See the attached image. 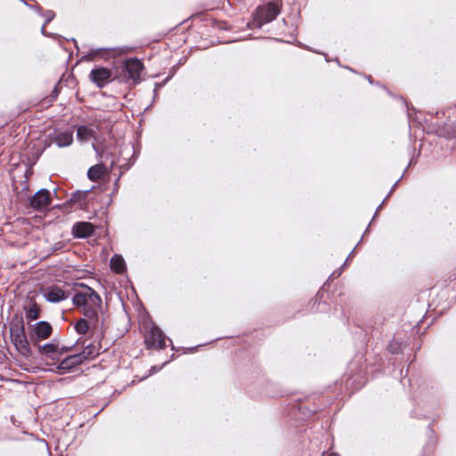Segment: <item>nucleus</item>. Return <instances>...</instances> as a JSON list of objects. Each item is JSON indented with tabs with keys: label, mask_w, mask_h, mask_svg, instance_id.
Instances as JSON below:
<instances>
[{
	"label": "nucleus",
	"mask_w": 456,
	"mask_h": 456,
	"mask_svg": "<svg viewBox=\"0 0 456 456\" xmlns=\"http://www.w3.org/2000/svg\"><path fill=\"white\" fill-rule=\"evenodd\" d=\"M72 304L80 310L83 316L90 322V338L101 344L105 336L104 320L100 321L99 312L102 309V299L100 294L83 282L74 283Z\"/></svg>",
	"instance_id": "1"
},
{
	"label": "nucleus",
	"mask_w": 456,
	"mask_h": 456,
	"mask_svg": "<svg viewBox=\"0 0 456 456\" xmlns=\"http://www.w3.org/2000/svg\"><path fill=\"white\" fill-rule=\"evenodd\" d=\"M9 332L10 340L15 350L26 360H35L33 350H31L27 339V330L22 311L17 310L11 317Z\"/></svg>",
	"instance_id": "2"
},
{
	"label": "nucleus",
	"mask_w": 456,
	"mask_h": 456,
	"mask_svg": "<svg viewBox=\"0 0 456 456\" xmlns=\"http://www.w3.org/2000/svg\"><path fill=\"white\" fill-rule=\"evenodd\" d=\"M144 69L142 60L136 57H130L125 61L119 72H117L115 78L119 84H126L129 86H135L142 81L141 75Z\"/></svg>",
	"instance_id": "3"
},
{
	"label": "nucleus",
	"mask_w": 456,
	"mask_h": 456,
	"mask_svg": "<svg viewBox=\"0 0 456 456\" xmlns=\"http://www.w3.org/2000/svg\"><path fill=\"white\" fill-rule=\"evenodd\" d=\"M342 272V268H338V270L334 271L317 291L315 297L309 302L311 305L312 313H326L330 309V303H334L336 305L338 304V301L334 299V292L330 293L327 288L330 287V281H332L340 276Z\"/></svg>",
	"instance_id": "4"
},
{
	"label": "nucleus",
	"mask_w": 456,
	"mask_h": 456,
	"mask_svg": "<svg viewBox=\"0 0 456 456\" xmlns=\"http://www.w3.org/2000/svg\"><path fill=\"white\" fill-rule=\"evenodd\" d=\"M281 0H270L265 4L258 5L253 12L252 25L261 28L264 24L273 21L281 13Z\"/></svg>",
	"instance_id": "5"
},
{
	"label": "nucleus",
	"mask_w": 456,
	"mask_h": 456,
	"mask_svg": "<svg viewBox=\"0 0 456 456\" xmlns=\"http://www.w3.org/2000/svg\"><path fill=\"white\" fill-rule=\"evenodd\" d=\"M53 331V325L47 321H38L29 324L27 330V339L30 348L48 339Z\"/></svg>",
	"instance_id": "6"
},
{
	"label": "nucleus",
	"mask_w": 456,
	"mask_h": 456,
	"mask_svg": "<svg viewBox=\"0 0 456 456\" xmlns=\"http://www.w3.org/2000/svg\"><path fill=\"white\" fill-rule=\"evenodd\" d=\"M168 337L163 330L151 320L149 332L144 337L145 348L148 350H164L167 346L166 340Z\"/></svg>",
	"instance_id": "7"
},
{
	"label": "nucleus",
	"mask_w": 456,
	"mask_h": 456,
	"mask_svg": "<svg viewBox=\"0 0 456 456\" xmlns=\"http://www.w3.org/2000/svg\"><path fill=\"white\" fill-rule=\"evenodd\" d=\"M115 75L110 69L95 65L89 73V80L99 89H102L112 81L117 80Z\"/></svg>",
	"instance_id": "8"
},
{
	"label": "nucleus",
	"mask_w": 456,
	"mask_h": 456,
	"mask_svg": "<svg viewBox=\"0 0 456 456\" xmlns=\"http://www.w3.org/2000/svg\"><path fill=\"white\" fill-rule=\"evenodd\" d=\"M52 204V193L50 190L42 188L35 194L28 197V206L37 212H44L49 208Z\"/></svg>",
	"instance_id": "9"
},
{
	"label": "nucleus",
	"mask_w": 456,
	"mask_h": 456,
	"mask_svg": "<svg viewBox=\"0 0 456 456\" xmlns=\"http://www.w3.org/2000/svg\"><path fill=\"white\" fill-rule=\"evenodd\" d=\"M95 188L93 186L88 190H77L73 191L70 197L64 202L66 207H77L79 209L88 210L90 201L93 200L91 197L92 191Z\"/></svg>",
	"instance_id": "10"
},
{
	"label": "nucleus",
	"mask_w": 456,
	"mask_h": 456,
	"mask_svg": "<svg viewBox=\"0 0 456 456\" xmlns=\"http://www.w3.org/2000/svg\"><path fill=\"white\" fill-rule=\"evenodd\" d=\"M82 358L78 353L67 355L54 364L55 369L61 374L70 373L85 362Z\"/></svg>",
	"instance_id": "11"
},
{
	"label": "nucleus",
	"mask_w": 456,
	"mask_h": 456,
	"mask_svg": "<svg viewBox=\"0 0 456 456\" xmlns=\"http://www.w3.org/2000/svg\"><path fill=\"white\" fill-rule=\"evenodd\" d=\"M42 295L47 302L56 304L67 299L69 292L57 285H50L42 289Z\"/></svg>",
	"instance_id": "12"
},
{
	"label": "nucleus",
	"mask_w": 456,
	"mask_h": 456,
	"mask_svg": "<svg viewBox=\"0 0 456 456\" xmlns=\"http://www.w3.org/2000/svg\"><path fill=\"white\" fill-rule=\"evenodd\" d=\"M96 226L86 221L76 222L71 228V234L76 239H86L94 234Z\"/></svg>",
	"instance_id": "13"
},
{
	"label": "nucleus",
	"mask_w": 456,
	"mask_h": 456,
	"mask_svg": "<svg viewBox=\"0 0 456 456\" xmlns=\"http://www.w3.org/2000/svg\"><path fill=\"white\" fill-rule=\"evenodd\" d=\"M73 133L72 129L61 132L54 130L48 134V141L56 144L59 148L68 147L73 142Z\"/></svg>",
	"instance_id": "14"
},
{
	"label": "nucleus",
	"mask_w": 456,
	"mask_h": 456,
	"mask_svg": "<svg viewBox=\"0 0 456 456\" xmlns=\"http://www.w3.org/2000/svg\"><path fill=\"white\" fill-rule=\"evenodd\" d=\"M28 303L23 305L24 318L27 321L28 327L33 324L32 322L41 317L42 308L32 297H27Z\"/></svg>",
	"instance_id": "15"
},
{
	"label": "nucleus",
	"mask_w": 456,
	"mask_h": 456,
	"mask_svg": "<svg viewBox=\"0 0 456 456\" xmlns=\"http://www.w3.org/2000/svg\"><path fill=\"white\" fill-rule=\"evenodd\" d=\"M291 408L294 411L298 412V418L301 419L310 418L320 410L314 403L308 405L301 399L297 400Z\"/></svg>",
	"instance_id": "16"
},
{
	"label": "nucleus",
	"mask_w": 456,
	"mask_h": 456,
	"mask_svg": "<svg viewBox=\"0 0 456 456\" xmlns=\"http://www.w3.org/2000/svg\"><path fill=\"white\" fill-rule=\"evenodd\" d=\"M257 384L263 386V389L260 392L261 395H265L269 397L283 395V392L277 383L267 380L264 377L259 378Z\"/></svg>",
	"instance_id": "17"
},
{
	"label": "nucleus",
	"mask_w": 456,
	"mask_h": 456,
	"mask_svg": "<svg viewBox=\"0 0 456 456\" xmlns=\"http://www.w3.org/2000/svg\"><path fill=\"white\" fill-rule=\"evenodd\" d=\"M428 438L423 446L421 456H433L434 450L436 444L437 437L433 428V423H429L428 428Z\"/></svg>",
	"instance_id": "18"
},
{
	"label": "nucleus",
	"mask_w": 456,
	"mask_h": 456,
	"mask_svg": "<svg viewBox=\"0 0 456 456\" xmlns=\"http://www.w3.org/2000/svg\"><path fill=\"white\" fill-rule=\"evenodd\" d=\"M110 268L112 273L123 274L126 272V263L121 254L115 253L110 260Z\"/></svg>",
	"instance_id": "19"
},
{
	"label": "nucleus",
	"mask_w": 456,
	"mask_h": 456,
	"mask_svg": "<svg viewBox=\"0 0 456 456\" xmlns=\"http://www.w3.org/2000/svg\"><path fill=\"white\" fill-rule=\"evenodd\" d=\"M110 169L105 163L100 161L99 163L91 166L87 170V178L92 182H96L100 177L108 173Z\"/></svg>",
	"instance_id": "20"
},
{
	"label": "nucleus",
	"mask_w": 456,
	"mask_h": 456,
	"mask_svg": "<svg viewBox=\"0 0 456 456\" xmlns=\"http://www.w3.org/2000/svg\"><path fill=\"white\" fill-rule=\"evenodd\" d=\"M37 348V354L41 356H45L53 361H58V349L53 347L52 344L45 343V344H37L34 346Z\"/></svg>",
	"instance_id": "21"
},
{
	"label": "nucleus",
	"mask_w": 456,
	"mask_h": 456,
	"mask_svg": "<svg viewBox=\"0 0 456 456\" xmlns=\"http://www.w3.org/2000/svg\"><path fill=\"white\" fill-rule=\"evenodd\" d=\"M80 345L83 346V349L78 352L81 357H83V361L94 359L96 356L100 354V348H96L95 345L91 342L88 345L85 346V341L81 339Z\"/></svg>",
	"instance_id": "22"
},
{
	"label": "nucleus",
	"mask_w": 456,
	"mask_h": 456,
	"mask_svg": "<svg viewBox=\"0 0 456 456\" xmlns=\"http://www.w3.org/2000/svg\"><path fill=\"white\" fill-rule=\"evenodd\" d=\"M95 135L94 130L89 125L77 126V139L80 142H87Z\"/></svg>",
	"instance_id": "23"
},
{
	"label": "nucleus",
	"mask_w": 456,
	"mask_h": 456,
	"mask_svg": "<svg viewBox=\"0 0 456 456\" xmlns=\"http://www.w3.org/2000/svg\"><path fill=\"white\" fill-rule=\"evenodd\" d=\"M115 48H107V47H100V48H91L90 51L83 55L80 59V61H90L93 60V57L95 55H99L101 57H108L110 53L114 50Z\"/></svg>",
	"instance_id": "24"
},
{
	"label": "nucleus",
	"mask_w": 456,
	"mask_h": 456,
	"mask_svg": "<svg viewBox=\"0 0 456 456\" xmlns=\"http://www.w3.org/2000/svg\"><path fill=\"white\" fill-rule=\"evenodd\" d=\"M74 330L78 335H90V322L86 317H81L74 323Z\"/></svg>",
	"instance_id": "25"
},
{
	"label": "nucleus",
	"mask_w": 456,
	"mask_h": 456,
	"mask_svg": "<svg viewBox=\"0 0 456 456\" xmlns=\"http://www.w3.org/2000/svg\"><path fill=\"white\" fill-rule=\"evenodd\" d=\"M444 129H440V137L447 140L456 139V124L455 123H443Z\"/></svg>",
	"instance_id": "26"
},
{
	"label": "nucleus",
	"mask_w": 456,
	"mask_h": 456,
	"mask_svg": "<svg viewBox=\"0 0 456 456\" xmlns=\"http://www.w3.org/2000/svg\"><path fill=\"white\" fill-rule=\"evenodd\" d=\"M427 124V134H435L438 137H440V129H444L443 123L439 122H431L428 120L426 118L423 120H419V123Z\"/></svg>",
	"instance_id": "27"
},
{
	"label": "nucleus",
	"mask_w": 456,
	"mask_h": 456,
	"mask_svg": "<svg viewBox=\"0 0 456 456\" xmlns=\"http://www.w3.org/2000/svg\"><path fill=\"white\" fill-rule=\"evenodd\" d=\"M103 163L110 160V169L113 170L118 161V159L115 157L114 153L111 152L108 146L105 145Z\"/></svg>",
	"instance_id": "28"
},
{
	"label": "nucleus",
	"mask_w": 456,
	"mask_h": 456,
	"mask_svg": "<svg viewBox=\"0 0 456 456\" xmlns=\"http://www.w3.org/2000/svg\"><path fill=\"white\" fill-rule=\"evenodd\" d=\"M131 148L133 150L132 156L126 160L125 164H122L118 167L120 172H122V175L132 167L137 159L134 146L132 145Z\"/></svg>",
	"instance_id": "29"
},
{
	"label": "nucleus",
	"mask_w": 456,
	"mask_h": 456,
	"mask_svg": "<svg viewBox=\"0 0 456 456\" xmlns=\"http://www.w3.org/2000/svg\"><path fill=\"white\" fill-rule=\"evenodd\" d=\"M187 61V57H182L170 69L168 75L166 77V81H169L176 74L181 66H183Z\"/></svg>",
	"instance_id": "30"
},
{
	"label": "nucleus",
	"mask_w": 456,
	"mask_h": 456,
	"mask_svg": "<svg viewBox=\"0 0 456 456\" xmlns=\"http://www.w3.org/2000/svg\"><path fill=\"white\" fill-rule=\"evenodd\" d=\"M350 379L352 380V384H357L356 388L362 387L367 380L365 374L361 370L358 373L352 375Z\"/></svg>",
	"instance_id": "31"
},
{
	"label": "nucleus",
	"mask_w": 456,
	"mask_h": 456,
	"mask_svg": "<svg viewBox=\"0 0 456 456\" xmlns=\"http://www.w3.org/2000/svg\"><path fill=\"white\" fill-rule=\"evenodd\" d=\"M168 362H169V361H166L165 362H163L160 365H153V366H151L148 370L146 375H144L143 377L139 379V381H142V380L146 379L147 378H149V377L156 374L157 372L160 371Z\"/></svg>",
	"instance_id": "32"
},
{
	"label": "nucleus",
	"mask_w": 456,
	"mask_h": 456,
	"mask_svg": "<svg viewBox=\"0 0 456 456\" xmlns=\"http://www.w3.org/2000/svg\"><path fill=\"white\" fill-rule=\"evenodd\" d=\"M387 350L392 354H399L400 353L403 352V345L401 342L395 339L391 340L387 346Z\"/></svg>",
	"instance_id": "33"
},
{
	"label": "nucleus",
	"mask_w": 456,
	"mask_h": 456,
	"mask_svg": "<svg viewBox=\"0 0 456 456\" xmlns=\"http://www.w3.org/2000/svg\"><path fill=\"white\" fill-rule=\"evenodd\" d=\"M92 147H93L94 151H95L96 158L98 159L99 162L100 161L103 162V159H104L103 155L105 152V144L93 142Z\"/></svg>",
	"instance_id": "34"
},
{
	"label": "nucleus",
	"mask_w": 456,
	"mask_h": 456,
	"mask_svg": "<svg viewBox=\"0 0 456 456\" xmlns=\"http://www.w3.org/2000/svg\"><path fill=\"white\" fill-rule=\"evenodd\" d=\"M80 343H81V338H77V341L73 345H71V346H59L58 361L60 360V358L65 353L70 352L77 345H80Z\"/></svg>",
	"instance_id": "35"
},
{
	"label": "nucleus",
	"mask_w": 456,
	"mask_h": 456,
	"mask_svg": "<svg viewBox=\"0 0 456 456\" xmlns=\"http://www.w3.org/2000/svg\"><path fill=\"white\" fill-rule=\"evenodd\" d=\"M56 14L53 10H45V13H43L42 17H45L44 27H45L48 23H50L54 18Z\"/></svg>",
	"instance_id": "36"
},
{
	"label": "nucleus",
	"mask_w": 456,
	"mask_h": 456,
	"mask_svg": "<svg viewBox=\"0 0 456 456\" xmlns=\"http://www.w3.org/2000/svg\"><path fill=\"white\" fill-rule=\"evenodd\" d=\"M60 83H61V81H59V82H58V83L53 86V90H52V93H51V94H50V101H49L50 102H54V101L58 98V96H59V94H60V92H61Z\"/></svg>",
	"instance_id": "37"
},
{
	"label": "nucleus",
	"mask_w": 456,
	"mask_h": 456,
	"mask_svg": "<svg viewBox=\"0 0 456 456\" xmlns=\"http://www.w3.org/2000/svg\"><path fill=\"white\" fill-rule=\"evenodd\" d=\"M387 199L384 198V200H382V202L377 207L376 210H375V213L372 216V219L371 221L370 222L369 225L367 226V228L365 229L363 234H362V237L369 232V228H370V225L371 224L372 221L376 218L378 213L383 208V205L384 203L387 201Z\"/></svg>",
	"instance_id": "38"
},
{
	"label": "nucleus",
	"mask_w": 456,
	"mask_h": 456,
	"mask_svg": "<svg viewBox=\"0 0 456 456\" xmlns=\"http://www.w3.org/2000/svg\"><path fill=\"white\" fill-rule=\"evenodd\" d=\"M208 343L206 344H200V345H197V346H191V347H183V346H181V351L183 352V354H192V353H195L197 351V349L204 345H207Z\"/></svg>",
	"instance_id": "39"
},
{
	"label": "nucleus",
	"mask_w": 456,
	"mask_h": 456,
	"mask_svg": "<svg viewBox=\"0 0 456 456\" xmlns=\"http://www.w3.org/2000/svg\"><path fill=\"white\" fill-rule=\"evenodd\" d=\"M41 34L45 37H52L54 39L62 38V36H61V35L46 31L45 27H44V25L41 28Z\"/></svg>",
	"instance_id": "40"
},
{
	"label": "nucleus",
	"mask_w": 456,
	"mask_h": 456,
	"mask_svg": "<svg viewBox=\"0 0 456 456\" xmlns=\"http://www.w3.org/2000/svg\"><path fill=\"white\" fill-rule=\"evenodd\" d=\"M67 195V191L63 189L55 188L53 190V196L57 200H62Z\"/></svg>",
	"instance_id": "41"
},
{
	"label": "nucleus",
	"mask_w": 456,
	"mask_h": 456,
	"mask_svg": "<svg viewBox=\"0 0 456 456\" xmlns=\"http://www.w3.org/2000/svg\"><path fill=\"white\" fill-rule=\"evenodd\" d=\"M66 84L68 86H76L77 85V78L75 77V76L73 74H69L68 76V77L66 78Z\"/></svg>",
	"instance_id": "42"
},
{
	"label": "nucleus",
	"mask_w": 456,
	"mask_h": 456,
	"mask_svg": "<svg viewBox=\"0 0 456 456\" xmlns=\"http://www.w3.org/2000/svg\"><path fill=\"white\" fill-rule=\"evenodd\" d=\"M28 6L34 10L39 16H43V13H45V10L44 8L39 5L38 4H28Z\"/></svg>",
	"instance_id": "43"
},
{
	"label": "nucleus",
	"mask_w": 456,
	"mask_h": 456,
	"mask_svg": "<svg viewBox=\"0 0 456 456\" xmlns=\"http://www.w3.org/2000/svg\"><path fill=\"white\" fill-rule=\"evenodd\" d=\"M404 176V173H403V175L395 181V183L392 185L391 189L389 190L388 193L387 194V196L385 197L386 199H388L392 193L395 191V190L396 189V187L398 186L400 181L403 179V177Z\"/></svg>",
	"instance_id": "44"
},
{
	"label": "nucleus",
	"mask_w": 456,
	"mask_h": 456,
	"mask_svg": "<svg viewBox=\"0 0 456 456\" xmlns=\"http://www.w3.org/2000/svg\"><path fill=\"white\" fill-rule=\"evenodd\" d=\"M121 176H122V172H119L118 176L116 178V180L114 182V190L111 192V194H114L118 191V189L119 187V179H120Z\"/></svg>",
	"instance_id": "45"
},
{
	"label": "nucleus",
	"mask_w": 456,
	"mask_h": 456,
	"mask_svg": "<svg viewBox=\"0 0 456 456\" xmlns=\"http://www.w3.org/2000/svg\"><path fill=\"white\" fill-rule=\"evenodd\" d=\"M419 153L416 156V157H411V159H410L409 163H408V166L406 167V168L404 169L403 173L405 174V172L407 171V168L410 167V166H412V165H415L418 161V157H419Z\"/></svg>",
	"instance_id": "46"
},
{
	"label": "nucleus",
	"mask_w": 456,
	"mask_h": 456,
	"mask_svg": "<svg viewBox=\"0 0 456 456\" xmlns=\"http://www.w3.org/2000/svg\"><path fill=\"white\" fill-rule=\"evenodd\" d=\"M300 45H301L304 49H307V50H309V51H312V49H311L309 46H307V45H303L301 43H300ZM313 52H314V50H313ZM314 53L324 55V56H325V60H326V61H328V62L330 61V60L328 59V55H327V53H322V52H318V51H314Z\"/></svg>",
	"instance_id": "47"
},
{
	"label": "nucleus",
	"mask_w": 456,
	"mask_h": 456,
	"mask_svg": "<svg viewBox=\"0 0 456 456\" xmlns=\"http://www.w3.org/2000/svg\"><path fill=\"white\" fill-rule=\"evenodd\" d=\"M49 344H52V346L53 347H55L56 349L59 350V346H60V340L57 338H53L51 339L50 342H48Z\"/></svg>",
	"instance_id": "48"
},
{
	"label": "nucleus",
	"mask_w": 456,
	"mask_h": 456,
	"mask_svg": "<svg viewBox=\"0 0 456 456\" xmlns=\"http://www.w3.org/2000/svg\"><path fill=\"white\" fill-rule=\"evenodd\" d=\"M168 81H166V78L162 82H157L155 83L154 86L157 91L160 88H162Z\"/></svg>",
	"instance_id": "49"
},
{
	"label": "nucleus",
	"mask_w": 456,
	"mask_h": 456,
	"mask_svg": "<svg viewBox=\"0 0 456 456\" xmlns=\"http://www.w3.org/2000/svg\"><path fill=\"white\" fill-rule=\"evenodd\" d=\"M55 208H60V209H65L67 212L69 211L71 209V207H66L64 205V203L62 204H57L54 206Z\"/></svg>",
	"instance_id": "50"
},
{
	"label": "nucleus",
	"mask_w": 456,
	"mask_h": 456,
	"mask_svg": "<svg viewBox=\"0 0 456 456\" xmlns=\"http://www.w3.org/2000/svg\"><path fill=\"white\" fill-rule=\"evenodd\" d=\"M167 340L169 341V344H170L172 351L178 352V351L181 350V347H176V346H174L173 341H172V339L170 338H168Z\"/></svg>",
	"instance_id": "51"
},
{
	"label": "nucleus",
	"mask_w": 456,
	"mask_h": 456,
	"mask_svg": "<svg viewBox=\"0 0 456 456\" xmlns=\"http://www.w3.org/2000/svg\"><path fill=\"white\" fill-rule=\"evenodd\" d=\"M428 114L433 115V113H431V112H428ZM434 115H435L436 118H439V117H441V115H442V116H444V115H445V111H444V110H441V111H440V110H437V111H436V112L434 113Z\"/></svg>",
	"instance_id": "52"
},
{
	"label": "nucleus",
	"mask_w": 456,
	"mask_h": 456,
	"mask_svg": "<svg viewBox=\"0 0 456 456\" xmlns=\"http://www.w3.org/2000/svg\"><path fill=\"white\" fill-rule=\"evenodd\" d=\"M362 238L358 241V243L356 244V246L354 248V249L350 252V254L347 256V257H349V259L353 256L354 253V250L356 248V247L361 243Z\"/></svg>",
	"instance_id": "53"
},
{
	"label": "nucleus",
	"mask_w": 456,
	"mask_h": 456,
	"mask_svg": "<svg viewBox=\"0 0 456 456\" xmlns=\"http://www.w3.org/2000/svg\"><path fill=\"white\" fill-rule=\"evenodd\" d=\"M111 202H112V200H111V199H110V200H109V201H108V203H107V206L104 208V209H103V211H102V214H103V215H106V214H107V212H108L107 208H108V207L111 204Z\"/></svg>",
	"instance_id": "54"
},
{
	"label": "nucleus",
	"mask_w": 456,
	"mask_h": 456,
	"mask_svg": "<svg viewBox=\"0 0 456 456\" xmlns=\"http://www.w3.org/2000/svg\"><path fill=\"white\" fill-rule=\"evenodd\" d=\"M349 260H350L349 257H346V259L345 260L343 265L340 266V268H342L343 271H344V268L347 266Z\"/></svg>",
	"instance_id": "55"
},
{
	"label": "nucleus",
	"mask_w": 456,
	"mask_h": 456,
	"mask_svg": "<svg viewBox=\"0 0 456 456\" xmlns=\"http://www.w3.org/2000/svg\"><path fill=\"white\" fill-rule=\"evenodd\" d=\"M365 77L367 78V80L369 81L370 84H372V85L374 84V80L371 76L365 75Z\"/></svg>",
	"instance_id": "56"
},
{
	"label": "nucleus",
	"mask_w": 456,
	"mask_h": 456,
	"mask_svg": "<svg viewBox=\"0 0 456 456\" xmlns=\"http://www.w3.org/2000/svg\"><path fill=\"white\" fill-rule=\"evenodd\" d=\"M153 93H154V95H153V100L152 101L154 102L157 99V97H158V91L156 89H154Z\"/></svg>",
	"instance_id": "57"
},
{
	"label": "nucleus",
	"mask_w": 456,
	"mask_h": 456,
	"mask_svg": "<svg viewBox=\"0 0 456 456\" xmlns=\"http://www.w3.org/2000/svg\"><path fill=\"white\" fill-rule=\"evenodd\" d=\"M175 358H176V355H175V354H172L170 355V359H169L168 361H169V362H170V361H174Z\"/></svg>",
	"instance_id": "58"
},
{
	"label": "nucleus",
	"mask_w": 456,
	"mask_h": 456,
	"mask_svg": "<svg viewBox=\"0 0 456 456\" xmlns=\"http://www.w3.org/2000/svg\"><path fill=\"white\" fill-rule=\"evenodd\" d=\"M137 376L134 377V379L131 382V385L135 384V382H140L138 379H136Z\"/></svg>",
	"instance_id": "59"
},
{
	"label": "nucleus",
	"mask_w": 456,
	"mask_h": 456,
	"mask_svg": "<svg viewBox=\"0 0 456 456\" xmlns=\"http://www.w3.org/2000/svg\"><path fill=\"white\" fill-rule=\"evenodd\" d=\"M344 68L348 69V70H350V71H352V72H355V70L354 69H352V68H350L348 66H345Z\"/></svg>",
	"instance_id": "60"
},
{
	"label": "nucleus",
	"mask_w": 456,
	"mask_h": 456,
	"mask_svg": "<svg viewBox=\"0 0 456 456\" xmlns=\"http://www.w3.org/2000/svg\"><path fill=\"white\" fill-rule=\"evenodd\" d=\"M41 153L42 152L37 153L36 158H35V162L38 159V158L40 157Z\"/></svg>",
	"instance_id": "61"
},
{
	"label": "nucleus",
	"mask_w": 456,
	"mask_h": 456,
	"mask_svg": "<svg viewBox=\"0 0 456 456\" xmlns=\"http://www.w3.org/2000/svg\"><path fill=\"white\" fill-rule=\"evenodd\" d=\"M70 40L74 42L76 47H78L77 40L75 38H71Z\"/></svg>",
	"instance_id": "62"
},
{
	"label": "nucleus",
	"mask_w": 456,
	"mask_h": 456,
	"mask_svg": "<svg viewBox=\"0 0 456 456\" xmlns=\"http://www.w3.org/2000/svg\"><path fill=\"white\" fill-rule=\"evenodd\" d=\"M333 61H337V62H338V65H340V63H339V60H338V57H335V59H334Z\"/></svg>",
	"instance_id": "63"
},
{
	"label": "nucleus",
	"mask_w": 456,
	"mask_h": 456,
	"mask_svg": "<svg viewBox=\"0 0 456 456\" xmlns=\"http://www.w3.org/2000/svg\"><path fill=\"white\" fill-rule=\"evenodd\" d=\"M0 380H1V381L5 380V379L4 378V376H3V375H1V374H0Z\"/></svg>",
	"instance_id": "64"
}]
</instances>
